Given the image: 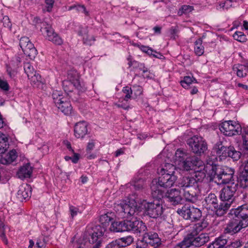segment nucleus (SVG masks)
<instances>
[{"label":"nucleus","instance_id":"obj_47","mask_svg":"<svg viewBox=\"0 0 248 248\" xmlns=\"http://www.w3.org/2000/svg\"><path fill=\"white\" fill-rule=\"evenodd\" d=\"M233 38L240 42H245L247 41L246 35L241 31H236L233 35Z\"/></svg>","mask_w":248,"mask_h":248},{"label":"nucleus","instance_id":"obj_46","mask_svg":"<svg viewBox=\"0 0 248 248\" xmlns=\"http://www.w3.org/2000/svg\"><path fill=\"white\" fill-rule=\"evenodd\" d=\"M194 10L193 7L189 5H183L179 9L178 12L179 16H182L183 14H187L192 12Z\"/></svg>","mask_w":248,"mask_h":248},{"label":"nucleus","instance_id":"obj_52","mask_svg":"<svg viewBox=\"0 0 248 248\" xmlns=\"http://www.w3.org/2000/svg\"><path fill=\"white\" fill-rule=\"evenodd\" d=\"M4 225L3 223H0V237L5 245L8 243V240L6 237L4 231Z\"/></svg>","mask_w":248,"mask_h":248},{"label":"nucleus","instance_id":"obj_21","mask_svg":"<svg viewBox=\"0 0 248 248\" xmlns=\"http://www.w3.org/2000/svg\"><path fill=\"white\" fill-rule=\"evenodd\" d=\"M87 132V124L85 122H80L75 124L74 134L76 138H83Z\"/></svg>","mask_w":248,"mask_h":248},{"label":"nucleus","instance_id":"obj_41","mask_svg":"<svg viewBox=\"0 0 248 248\" xmlns=\"http://www.w3.org/2000/svg\"><path fill=\"white\" fill-rule=\"evenodd\" d=\"M202 41L201 38L197 39L194 43V52L198 56H201L204 53V46L202 45Z\"/></svg>","mask_w":248,"mask_h":248},{"label":"nucleus","instance_id":"obj_3","mask_svg":"<svg viewBox=\"0 0 248 248\" xmlns=\"http://www.w3.org/2000/svg\"><path fill=\"white\" fill-rule=\"evenodd\" d=\"M214 149L220 159H225L229 157L232 158L233 161H237L240 158L242 155L241 153L236 150L233 146H225L221 140L217 142L214 146Z\"/></svg>","mask_w":248,"mask_h":248},{"label":"nucleus","instance_id":"obj_33","mask_svg":"<svg viewBox=\"0 0 248 248\" xmlns=\"http://www.w3.org/2000/svg\"><path fill=\"white\" fill-rule=\"evenodd\" d=\"M184 196L187 202L195 203L199 198V192L193 191L192 189L185 191L184 193Z\"/></svg>","mask_w":248,"mask_h":248},{"label":"nucleus","instance_id":"obj_36","mask_svg":"<svg viewBox=\"0 0 248 248\" xmlns=\"http://www.w3.org/2000/svg\"><path fill=\"white\" fill-rule=\"evenodd\" d=\"M191 234H187L183 241L177 244L173 248H188L193 246Z\"/></svg>","mask_w":248,"mask_h":248},{"label":"nucleus","instance_id":"obj_10","mask_svg":"<svg viewBox=\"0 0 248 248\" xmlns=\"http://www.w3.org/2000/svg\"><path fill=\"white\" fill-rule=\"evenodd\" d=\"M221 133L227 136L240 135L243 130L240 124L233 121H227L222 122L219 125Z\"/></svg>","mask_w":248,"mask_h":248},{"label":"nucleus","instance_id":"obj_44","mask_svg":"<svg viewBox=\"0 0 248 248\" xmlns=\"http://www.w3.org/2000/svg\"><path fill=\"white\" fill-rule=\"evenodd\" d=\"M194 82L197 83V80L195 78H191L190 76H185L184 77L183 79L181 81L180 83L183 88L188 89Z\"/></svg>","mask_w":248,"mask_h":248},{"label":"nucleus","instance_id":"obj_7","mask_svg":"<svg viewBox=\"0 0 248 248\" xmlns=\"http://www.w3.org/2000/svg\"><path fill=\"white\" fill-rule=\"evenodd\" d=\"M186 144L190 150L199 156L205 154L208 149L206 141L201 136H194L186 140Z\"/></svg>","mask_w":248,"mask_h":248},{"label":"nucleus","instance_id":"obj_6","mask_svg":"<svg viewBox=\"0 0 248 248\" xmlns=\"http://www.w3.org/2000/svg\"><path fill=\"white\" fill-rule=\"evenodd\" d=\"M202 204L207 210L213 212L217 217H222L226 214L225 211H220V202L218 203V198L215 193L211 192L205 195Z\"/></svg>","mask_w":248,"mask_h":248},{"label":"nucleus","instance_id":"obj_8","mask_svg":"<svg viewBox=\"0 0 248 248\" xmlns=\"http://www.w3.org/2000/svg\"><path fill=\"white\" fill-rule=\"evenodd\" d=\"M142 205L147 215L150 217L156 218L160 217L164 210L162 204L159 201H154L153 202H147L143 200L141 202Z\"/></svg>","mask_w":248,"mask_h":248},{"label":"nucleus","instance_id":"obj_25","mask_svg":"<svg viewBox=\"0 0 248 248\" xmlns=\"http://www.w3.org/2000/svg\"><path fill=\"white\" fill-rule=\"evenodd\" d=\"M19 45L25 55L28 57L31 56V43L29 37H23L20 39Z\"/></svg>","mask_w":248,"mask_h":248},{"label":"nucleus","instance_id":"obj_42","mask_svg":"<svg viewBox=\"0 0 248 248\" xmlns=\"http://www.w3.org/2000/svg\"><path fill=\"white\" fill-rule=\"evenodd\" d=\"M17 197L19 199H22L26 200L29 197L31 196V187L28 188H21L17 191Z\"/></svg>","mask_w":248,"mask_h":248},{"label":"nucleus","instance_id":"obj_64","mask_svg":"<svg viewBox=\"0 0 248 248\" xmlns=\"http://www.w3.org/2000/svg\"><path fill=\"white\" fill-rule=\"evenodd\" d=\"M229 1V0H225L224 1L220 2L218 5L217 6V10L220 9H227L228 7H226V2Z\"/></svg>","mask_w":248,"mask_h":248},{"label":"nucleus","instance_id":"obj_2","mask_svg":"<svg viewBox=\"0 0 248 248\" xmlns=\"http://www.w3.org/2000/svg\"><path fill=\"white\" fill-rule=\"evenodd\" d=\"M236 191V185L232 183L231 186H227L220 191V211H225L226 213L234 200V194Z\"/></svg>","mask_w":248,"mask_h":248},{"label":"nucleus","instance_id":"obj_53","mask_svg":"<svg viewBox=\"0 0 248 248\" xmlns=\"http://www.w3.org/2000/svg\"><path fill=\"white\" fill-rule=\"evenodd\" d=\"M0 89L4 92H8L10 90V86L6 80L0 77Z\"/></svg>","mask_w":248,"mask_h":248},{"label":"nucleus","instance_id":"obj_16","mask_svg":"<svg viewBox=\"0 0 248 248\" xmlns=\"http://www.w3.org/2000/svg\"><path fill=\"white\" fill-rule=\"evenodd\" d=\"M164 198L173 205H177L182 203L183 198L181 192L178 189L172 188L168 190L164 195Z\"/></svg>","mask_w":248,"mask_h":248},{"label":"nucleus","instance_id":"obj_57","mask_svg":"<svg viewBox=\"0 0 248 248\" xmlns=\"http://www.w3.org/2000/svg\"><path fill=\"white\" fill-rule=\"evenodd\" d=\"M167 227L169 228V229H171L170 224L167 221H164L161 222L159 224L160 230L164 232H170L167 230Z\"/></svg>","mask_w":248,"mask_h":248},{"label":"nucleus","instance_id":"obj_48","mask_svg":"<svg viewBox=\"0 0 248 248\" xmlns=\"http://www.w3.org/2000/svg\"><path fill=\"white\" fill-rule=\"evenodd\" d=\"M133 92L134 93V98H137L140 96L143 93V88L141 86L138 85H134L132 86Z\"/></svg>","mask_w":248,"mask_h":248},{"label":"nucleus","instance_id":"obj_61","mask_svg":"<svg viewBox=\"0 0 248 248\" xmlns=\"http://www.w3.org/2000/svg\"><path fill=\"white\" fill-rule=\"evenodd\" d=\"M120 240L124 243L125 245L124 246H125L126 245H129L132 243L133 241V238L131 236H129L126 237L122 238Z\"/></svg>","mask_w":248,"mask_h":248},{"label":"nucleus","instance_id":"obj_63","mask_svg":"<svg viewBox=\"0 0 248 248\" xmlns=\"http://www.w3.org/2000/svg\"><path fill=\"white\" fill-rule=\"evenodd\" d=\"M148 244L143 240H138L137 243V248H146Z\"/></svg>","mask_w":248,"mask_h":248},{"label":"nucleus","instance_id":"obj_28","mask_svg":"<svg viewBox=\"0 0 248 248\" xmlns=\"http://www.w3.org/2000/svg\"><path fill=\"white\" fill-rule=\"evenodd\" d=\"M56 107L65 115H69L72 112V108L67 97L65 99V100L57 105Z\"/></svg>","mask_w":248,"mask_h":248},{"label":"nucleus","instance_id":"obj_40","mask_svg":"<svg viewBox=\"0 0 248 248\" xmlns=\"http://www.w3.org/2000/svg\"><path fill=\"white\" fill-rule=\"evenodd\" d=\"M52 97L56 106L60 104L63 100H65V99L67 97L63 95L62 91L57 90L53 92Z\"/></svg>","mask_w":248,"mask_h":248},{"label":"nucleus","instance_id":"obj_14","mask_svg":"<svg viewBox=\"0 0 248 248\" xmlns=\"http://www.w3.org/2000/svg\"><path fill=\"white\" fill-rule=\"evenodd\" d=\"M229 217L231 218V220L225 229V232L226 233L232 235L240 232L242 229L245 228L248 226L247 224L243 223V222L237 218H233L232 216L229 215Z\"/></svg>","mask_w":248,"mask_h":248},{"label":"nucleus","instance_id":"obj_26","mask_svg":"<svg viewBox=\"0 0 248 248\" xmlns=\"http://www.w3.org/2000/svg\"><path fill=\"white\" fill-rule=\"evenodd\" d=\"M196 180L193 177L185 176L182 177L179 181L178 186L185 189L186 188L195 186Z\"/></svg>","mask_w":248,"mask_h":248},{"label":"nucleus","instance_id":"obj_22","mask_svg":"<svg viewBox=\"0 0 248 248\" xmlns=\"http://www.w3.org/2000/svg\"><path fill=\"white\" fill-rule=\"evenodd\" d=\"M191 235L193 245L196 247L203 246L209 240V236L207 233H202L199 235Z\"/></svg>","mask_w":248,"mask_h":248},{"label":"nucleus","instance_id":"obj_37","mask_svg":"<svg viewBox=\"0 0 248 248\" xmlns=\"http://www.w3.org/2000/svg\"><path fill=\"white\" fill-rule=\"evenodd\" d=\"M233 70L236 72L237 76L240 78H243L246 76L248 72V64H237L234 65Z\"/></svg>","mask_w":248,"mask_h":248},{"label":"nucleus","instance_id":"obj_24","mask_svg":"<svg viewBox=\"0 0 248 248\" xmlns=\"http://www.w3.org/2000/svg\"><path fill=\"white\" fill-rule=\"evenodd\" d=\"M155 183L154 184V181H153L152 184L151 186V194L152 197L154 199H161L162 198H164L165 193L163 190L162 189V188L160 187L158 185V183L155 181Z\"/></svg>","mask_w":248,"mask_h":248},{"label":"nucleus","instance_id":"obj_35","mask_svg":"<svg viewBox=\"0 0 248 248\" xmlns=\"http://www.w3.org/2000/svg\"><path fill=\"white\" fill-rule=\"evenodd\" d=\"M190 155L189 153L186 152V151L182 149H178L175 154V160L179 165H181L184 161L186 158H187Z\"/></svg>","mask_w":248,"mask_h":248},{"label":"nucleus","instance_id":"obj_58","mask_svg":"<svg viewBox=\"0 0 248 248\" xmlns=\"http://www.w3.org/2000/svg\"><path fill=\"white\" fill-rule=\"evenodd\" d=\"M1 22L3 23V25L5 28H7L9 30H11L12 27V23L10 20V19L8 16H4Z\"/></svg>","mask_w":248,"mask_h":248},{"label":"nucleus","instance_id":"obj_27","mask_svg":"<svg viewBox=\"0 0 248 248\" xmlns=\"http://www.w3.org/2000/svg\"><path fill=\"white\" fill-rule=\"evenodd\" d=\"M175 167L171 164H165L160 170L158 169V173L159 175H175Z\"/></svg>","mask_w":248,"mask_h":248},{"label":"nucleus","instance_id":"obj_43","mask_svg":"<svg viewBox=\"0 0 248 248\" xmlns=\"http://www.w3.org/2000/svg\"><path fill=\"white\" fill-rule=\"evenodd\" d=\"M240 135L242 136L243 147L244 150L248 151V128L243 127V130Z\"/></svg>","mask_w":248,"mask_h":248},{"label":"nucleus","instance_id":"obj_49","mask_svg":"<svg viewBox=\"0 0 248 248\" xmlns=\"http://www.w3.org/2000/svg\"><path fill=\"white\" fill-rule=\"evenodd\" d=\"M123 92L125 94L124 99L125 101H128L129 99L132 97V94L133 93V91L131 87L128 86L124 87L122 90Z\"/></svg>","mask_w":248,"mask_h":248},{"label":"nucleus","instance_id":"obj_56","mask_svg":"<svg viewBox=\"0 0 248 248\" xmlns=\"http://www.w3.org/2000/svg\"><path fill=\"white\" fill-rule=\"evenodd\" d=\"M123 245H121L120 240H116L109 243L107 246L106 248H120Z\"/></svg>","mask_w":248,"mask_h":248},{"label":"nucleus","instance_id":"obj_29","mask_svg":"<svg viewBox=\"0 0 248 248\" xmlns=\"http://www.w3.org/2000/svg\"><path fill=\"white\" fill-rule=\"evenodd\" d=\"M195 170L194 179L196 180V184L199 182H202L206 177V174L209 176V174L206 168H202V167H198Z\"/></svg>","mask_w":248,"mask_h":248},{"label":"nucleus","instance_id":"obj_31","mask_svg":"<svg viewBox=\"0 0 248 248\" xmlns=\"http://www.w3.org/2000/svg\"><path fill=\"white\" fill-rule=\"evenodd\" d=\"M208 222L203 220L202 222L194 224L191 227V232L188 234L197 235L198 233L202 231L204 228L208 226Z\"/></svg>","mask_w":248,"mask_h":248},{"label":"nucleus","instance_id":"obj_17","mask_svg":"<svg viewBox=\"0 0 248 248\" xmlns=\"http://www.w3.org/2000/svg\"><path fill=\"white\" fill-rule=\"evenodd\" d=\"M43 32L46 33L47 39L57 45H61L63 41L62 38L56 33L54 29L48 24L43 29Z\"/></svg>","mask_w":248,"mask_h":248},{"label":"nucleus","instance_id":"obj_23","mask_svg":"<svg viewBox=\"0 0 248 248\" xmlns=\"http://www.w3.org/2000/svg\"><path fill=\"white\" fill-rule=\"evenodd\" d=\"M17 177L21 180L30 178L31 177V167L30 163H27L21 166L16 172Z\"/></svg>","mask_w":248,"mask_h":248},{"label":"nucleus","instance_id":"obj_32","mask_svg":"<svg viewBox=\"0 0 248 248\" xmlns=\"http://www.w3.org/2000/svg\"><path fill=\"white\" fill-rule=\"evenodd\" d=\"M109 229L111 231L114 232H123L126 231V220L112 222Z\"/></svg>","mask_w":248,"mask_h":248},{"label":"nucleus","instance_id":"obj_20","mask_svg":"<svg viewBox=\"0 0 248 248\" xmlns=\"http://www.w3.org/2000/svg\"><path fill=\"white\" fill-rule=\"evenodd\" d=\"M143 240L146 243L154 247H157L160 244V239L156 232L145 233Z\"/></svg>","mask_w":248,"mask_h":248},{"label":"nucleus","instance_id":"obj_45","mask_svg":"<svg viewBox=\"0 0 248 248\" xmlns=\"http://www.w3.org/2000/svg\"><path fill=\"white\" fill-rule=\"evenodd\" d=\"M76 9L78 12L84 13L85 16H89V13L86 10L85 7L83 5H74L69 7L68 10Z\"/></svg>","mask_w":248,"mask_h":248},{"label":"nucleus","instance_id":"obj_54","mask_svg":"<svg viewBox=\"0 0 248 248\" xmlns=\"http://www.w3.org/2000/svg\"><path fill=\"white\" fill-rule=\"evenodd\" d=\"M95 41V38L93 36H89L88 34L86 35L83 38V41L84 44L91 46Z\"/></svg>","mask_w":248,"mask_h":248},{"label":"nucleus","instance_id":"obj_1","mask_svg":"<svg viewBox=\"0 0 248 248\" xmlns=\"http://www.w3.org/2000/svg\"><path fill=\"white\" fill-rule=\"evenodd\" d=\"M206 169L210 181H214L218 184H225L234 180V170L233 169L217 165L210 158L207 160Z\"/></svg>","mask_w":248,"mask_h":248},{"label":"nucleus","instance_id":"obj_9","mask_svg":"<svg viewBox=\"0 0 248 248\" xmlns=\"http://www.w3.org/2000/svg\"><path fill=\"white\" fill-rule=\"evenodd\" d=\"M177 213L186 220H190L191 221H197L202 216V211L194 206L185 205L182 208H178Z\"/></svg>","mask_w":248,"mask_h":248},{"label":"nucleus","instance_id":"obj_11","mask_svg":"<svg viewBox=\"0 0 248 248\" xmlns=\"http://www.w3.org/2000/svg\"><path fill=\"white\" fill-rule=\"evenodd\" d=\"M68 80H64L62 81V85L64 92L67 94L73 91L74 89L78 91L82 92L84 91V88L81 86L79 80V77L77 74L75 73L73 77L70 74H68Z\"/></svg>","mask_w":248,"mask_h":248},{"label":"nucleus","instance_id":"obj_34","mask_svg":"<svg viewBox=\"0 0 248 248\" xmlns=\"http://www.w3.org/2000/svg\"><path fill=\"white\" fill-rule=\"evenodd\" d=\"M105 232V230H97L95 229L93 232L92 233L89 238V243L91 244L97 243L99 241L101 244V237L103 236Z\"/></svg>","mask_w":248,"mask_h":248},{"label":"nucleus","instance_id":"obj_4","mask_svg":"<svg viewBox=\"0 0 248 248\" xmlns=\"http://www.w3.org/2000/svg\"><path fill=\"white\" fill-rule=\"evenodd\" d=\"M8 139L6 136L0 134V162L4 165L11 164L16 159L17 155L15 150H12L7 154L5 152L8 147Z\"/></svg>","mask_w":248,"mask_h":248},{"label":"nucleus","instance_id":"obj_15","mask_svg":"<svg viewBox=\"0 0 248 248\" xmlns=\"http://www.w3.org/2000/svg\"><path fill=\"white\" fill-rule=\"evenodd\" d=\"M228 215L237 218L248 226V205L244 204L230 210Z\"/></svg>","mask_w":248,"mask_h":248},{"label":"nucleus","instance_id":"obj_12","mask_svg":"<svg viewBox=\"0 0 248 248\" xmlns=\"http://www.w3.org/2000/svg\"><path fill=\"white\" fill-rule=\"evenodd\" d=\"M146 230L145 223L137 218L132 217L130 220L126 219V231H131L138 234L144 232Z\"/></svg>","mask_w":248,"mask_h":248},{"label":"nucleus","instance_id":"obj_39","mask_svg":"<svg viewBox=\"0 0 248 248\" xmlns=\"http://www.w3.org/2000/svg\"><path fill=\"white\" fill-rule=\"evenodd\" d=\"M238 183L241 187L245 188L248 186V172L243 170L237 177Z\"/></svg>","mask_w":248,"mask_h":248},{"label":"nucleus","instance_id":"obj_30","mask_svg":"<svg viewBox=\"0 0 248 248\" xmlns=\"http://www.w3.org/2000/svg\"><path fill=\"white\" fill-rule=\"evenodd\" d=\"M32 82L33 83V84H32V86L34 88H36L43 90H45L46 88V85L43 82L41 75L36 71H35L33 76H32Z\"/></svg>","mask_w":248,"mask_h":248},{"label":"nucleus","instance_id":"obj_50","mask_svg":"<svg viewBox=\"0 0 248 248\" xmlns=\"http://www.w3.org/2000/svg\"><path fill=\"white\" fill-rule=\"evenodd\" d=\"M31 68L30 57H29V59H26L24 63V70L29 79H30V74L31 73Z\"/></svg>","mask_w":248,"mask_h":248},{"label":"nucleus","instance_id":"obj_59","mask_svg":"<svg viewBox=\"0 0 248 248\" xmlns=\"http://www.w3.org/2000/svg\"><path fill=\"white\" fill-rule=\"evenodd\" d=\"M6 67L7 74L10 78H14L16 75V71L15 70L12 69L9 65L7 64L6 65Z\"/></svg>","mask_w":248,"mask_h":248},{"label":"nucleus","instance_id":"obj_51","mask_svg":"<svg viewBox=\"0 0 248 248\" xmlns=\"http://www.w3.org/2000/svg\"><path fill=\"white\" fill-rule=\"evenodd\" d=\"M33 22L34 23V25L37 27H40V31L43 32V29L46 26L47 23L45 22H43L42 19L38 17H35Z\"/></svg>","mask_w":248,"mask_h":248},{"label":"nucleus","instance_id":"obj_5","mask_svg":"<svg viewBox=\"0 0 248 248\" xmlns=\"http://www.w3.org/2000/svg\"><path fill=\"white\" fill-rule=\"evenodd\" d=\"M114 209L120 217H127L134 215L138 210L137 203L134 200L119 201L115 203Z\"/></svg>","mask_w":248,"mask_h":248},{"label":"nucleus","instance_id":"obj_18","mask_svg":"<svg viewBox=\"0 0 248 248\" xmlns=\"http://www.w3.org/2000/svg\"><path fill=\"white\" fill-rule=\"evenodd\" d=\"M176 175H160L157 183L160 187L167 189L172 186L177 180Z\"/></svg>","mask_w":248,"mask_h":248},{"label":"nucleus","instance_id":"obj_60","mask_svg":"<svg viewBox=\"0 0 248 248\" xmlns=\"http://www.w3.org/2000/svg\"><path fill=\"white\" fill-rule=\"evenodd\" d=\"M34 248H45V243L43 237L37 240Z\"/></svg>","mask_w":248,"mask_h":248},{"label":"nucleus","instance_id":"obj_55","mask_svg":"<svg viewBox=\"0 0 248 248\" xmlns=\"http://www.w3.org/2000/svg\"><path fill=\"white\" fill-rule=\"evenodd\" d=\"M69 212L71 217L72 218L76 216L78 213H81V211H79V209L78 207L73 205L69 206Z\"/></svg>","mask_w":248,"mask_h":248},{"label":"nucleus","instance_id":"obj_13","mask_svg":"<svg viewBox=\"0 0 248 248\" xmlns=\"http://www.w3.org/2000/svg\"><path fill=\"white\" fill-rule=\"evenodd\" d=\"M180 166L184 170L186 171L196 170L198 167L206 168V164L205 165L197 156L191 155L190 154L186 158L184 161H183Z\"/></svg>","mask_w":248,"mask_h":248},{"label":"nucleus","instance_id":"obj_62","mask_svg":"<svg viewBox=\"0 0 248 248\" xmlns=\"http://www.w3.org/2000/svg\"><path fill=\"white\" fill-rule=\"evenodd\" d=\"M135 188L137 190L142 189L144 186V182L142 179H139L137 182H135L133 185Z\"/></svg>","mask_w":248,"mask_h":248},{"label":"nucleus","instance_id":"obj_19","mask_svg":"<svg viewBox=\"0 0 248 248\" xmlns=\"http://www.w3.org/2000/svg\"><path fill=\"white\" fill-rule=\"evenodd\" d=\"M114 214L111 212H108L103 214L100 217L99 221L101 225L95 227L97 230H105V232L107 230V227L109 225L110 222H113Z\"/></svg>","mask_w":248,"mask_h":248},{"label":"nucleus","instance_id":"obj_38","mask_svg":"<svg viewBox=\"0 0 248 248\" xmlns=\"http://www.w3.org/2000/svg\"><path fill=\"white\" fill-rule=\"evenodd\" d=\"M227 243V240L226 238L223 236H220L210 244L208 248H224Z\"/></svg>","mask_w":248,"mask_h":248}]
</instances>
